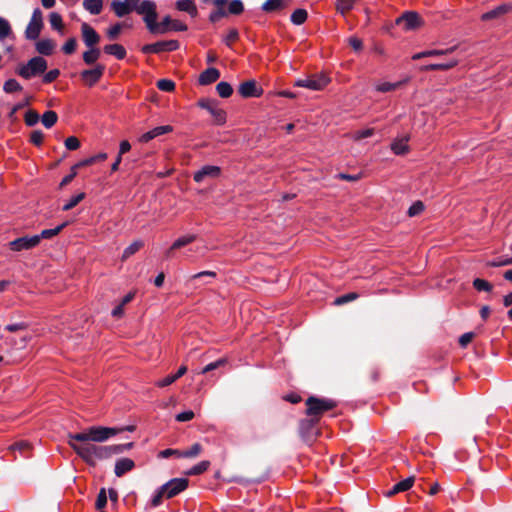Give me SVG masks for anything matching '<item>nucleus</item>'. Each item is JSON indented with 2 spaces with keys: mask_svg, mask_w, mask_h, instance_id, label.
Here are the masks:
<instances>
[{
  "mask_svg": "<svg viewBox=\"0 0 512 512\" xmlns=\"http://www.w3.org/2000/svg\"><path fill=\"white\" fill-rule=\"evenodd\" d=\"M331 82L330 77L326 73L313 74L304 79L295 81L294 86L307 88L313 91H321L325 89Z\"/></svg>",
  "mask_w": 512,
  "mask_h": 512,
  "instance_id": "obj_6",
  "label": "nucleus"
},
{
  "mask_svg": "<svg viewBox=\"0 0 512 512\" xmlns=\"http://www.w3.org/2000/svg\"><path fill=\"white\" fill-rule=\"evenodd\" d=\"M106 159H107V154L102 152V153H99L97 155L91 156V157H89L87 159H84V160H82V161H80V162H78L76 164H77V166L79 168H81V167H84V166L93 165V164H95L97 162L105 161Z\"/></svg>",
  "mask_w": 512,
  "mask_h": 512,
  "instance_id": "obj_37",
  "label": "nucleus"
},
{
  "mask_svg": "<svg viewBox=\"0 0 512 512\" xmlns=\"http://www.w3.org/2000/svg\"><path fill=\"white\" fill-rule=\"evenodd\" d=\"M473 286L478 291L490 292L492 290V285L488 281L480 278H476L473 281Z\"/></svg>",
  "mask_w": 512,
  "mask_h": 512,
  "instance_id": "obj_55",
  "label": "nucleus"
},
{
  "mask_svg": "<svg viewBox=\"0 0 512 512\" xmlns=\"http://www.w3.org/2000/svg\"><path fill=\"white\" fill-rule=\"evenodd\" d=\"M512 264V257L511 258H499L497 260H493L487 263L490 267H501V266H507Z\"/></svg>",
  "mask_w": 512,
  "mask_h": 512,
  "instance_id": "obj_63",
  "label": "nucleus"
},
{
  "mask_svg": "<svg viewBox=\"0 0 512 512\" xmlns=\"http://www.w3.org/2000/svg\"><path fill=\"white\" fill-rule=\"evenodd\" d=\"M59 75H60V71L58 69H52L44 75L43 82L51 83V82L55 81L59 77Z\"/></svg>",
  "mask_w": 512,
  "mask_h": 512,
  "instance_id": "obj_64",
  "label": "nucleus"
},
{
  "mask_svg": "<svg viewBox=\"0 0 512 512\" xmlns=\"http://www.w3.org/2000/svg\"><path fill=\"white\" fill-rule=\"evenodd\" d=\"M44 27L43 13L39 8L33 10L31 19L25 29V37L28 40L38 39Z\"/></svg>",
  "mask_w": 512,
  "mask_h": 512,
  "instance_id": "obj_8",
  "label": "nucleus"
},
{
  "mask_svg": "<svg viewBox=\"0 0 512 512\" xmlns=\"http://www.w3.org/2000/svg\"><path fill=\"white\" fill-rule=\"evenodd\" d=\"M55 42L51 39H41L36 43V51L41 55H51L55 49Z\"/></svg>",
  "mask_w": 512,
  "mask_h": 512,
  "instance_id": "obj_25",
  "label": "nucleus"
},
{
  "mask_svg": "<svg viewBox=\"0 0 512 512\" xmlns=\"http://www.w3.org/2000/svg\"><path fill=\"white\" fill-rule=\"evenodd\" d=\"M210 467V462L207 460L201 461L198 464L194 465L192 468H190L189 471L186 472L187 475H200L207 471Z\"/></svg>",
  "mask_w": 512,
  "mask_h": 512,
  "instance_id": "obj_41",
  "label": "nucleus"
},
{
  "mask_svg": "<svg viewBox=\"0 0 512 512\" xmlns=\"http://www.w3.org/2000/svg\"><path fill=\"white\" fill-rule=\"evenodd\" d=\"M220 78V71L217 68L210 67L204 70L200 75L198 82L200 85L206 86L216 82Z\"/></svg>",
  "mask_w": 512,
  "mask_h": 512,
  "instance_id": "obj_22",
  "label": "nucleus"
},
{
  "mask_svg": "<svg viewBox=\"0 0 512 512\" xmlns=\"http://www.w3.org/2000/svg\"><path fill=\"white\" fill-rule=\"evenodd\" d=\"M67 225L68 222H64L53 229H44L39 235H35V237H39V243L42 239H51L54 236H57Z\"/></svg>",
  "mask_w": 512,
  "mask_h": 512,
  "instance_id": "obj_30",
  "label": "nucleus"
},
{
  "mask_svg": "<svg viewBox=\"0 0 512 512\" xmlns=\"http://www.w3.org/2000/svg\"><path fill=\"white\" fill-rule=\"evenodd\" d=\"M197 106L207 110L212 118L213 123L218 126H222L227 121V113L224 109L220 108L218 102L210 98H201L197 102Z\"/></svg>",
  "mask_w": 512,
  "mask_h": 512,
  "instance_id": "obj_5",
  "label": "nucleus"
},
{
  "mask_svg": "<svg viewBox=\"0 0 512 512\" xmlns=\"http://www.w3.org/2000/svg\"><path fill=\"white\" fill-rule=\"evenodd\" d=\"M83 61L87 65L94 64L100 57V50L97 47L89 48L83 53Z\"/></svg>",
  "mask_w": 512,
  "mask_h": 512,
  "instance_id": "obj_34",
  "label": "nucleus"
},
{
  "mask_svg": "<svg viewBox=\"0 0 512 512\" xmlns=\"http://www.w3.org/2000/svg\"><path fill=\"white\" fill-rule=\"evenodd\" d=\"M49 22H50L51 27L54 30H57L60 33H63L64 24H63L62 16L59 13H57V12L50 13Z\"/></svg>",
  "mask_w": 512,
  "mask_h": 512,
  "instance_id": "obj_36",
  "label": "nucleus"
},
{
  "mask_svg": "<svg viewBox=\"0 0 512 512\" xmlns=\"http://www.w3.org/2000/svg\"><path fill=\"white\" fill-rule=\"evenodd\" d=\"M202 446L199 443H195L188 450L181 451V457L183 458H194L202 452Z\"/></svg>",
  "mask_w": 512,
  "mask_h": 512,
  "instance_id": "obj_46",
  "label": "nucleus"
},
{
  "mask_svg": "<svg viewBox=\"0 0 512 512\" xmlns=\"http://www.w3.org/2000/svg\"><path fill=\"white\" fill-rule=\"evenodd\" d=\"M396 25L403 26L406 31L416 30L423 25V20L415 11H406L395 20Z\"/></svg>",
  "mask_w": 512,
  "mask_h": 512,
  "instance_id": "obj_9",
  "label": "nucleus"
},
{
  "mask_svg": "<svg viewBox=\"0 0 512 512\" xmlns=\"http://www.w3.org/2000/svg\"><path fill=\"white\" fill-rule=\"evenodd\" d=\"M79 167L77 166V164L73 165L71 167V172L69 175L65 176L61 183H60V187H64L66 186L67 184H69L77 175V171H78Z\"/></svg>",
  "mask_w": 512,
  "mask_h": 512,
  "instance_id": "obj_62",
  "label": "nucleus"
},
{
  "mask_svg": "<svg viewBox=\"0 0 512 512\" xmlns=\"http://www.w3.org/2000/svg\"><path fill=\"white\" fill-rule=\"evenodd\" d=\"M57 120L58 115L53 110L46 111L41 117L42 124L48 129L53 127L57 123Z\"/></svg>",
  "mask_w": 512,
  "mask_h": 512,
  "instance_id": "obj_35",
  "label": "nucleus"
},
{
  "mask_svg": "<svg viewBox=\"0 0 512 512\" xmlns=\"http://www.w3.org/2000/svg\"><path fill=\"white\" fill-rule=\"evenodd\" d=\"M9 248L12 251L20 252L23 250H30L39 245V237L33 236H23L17 238L11 242H9Z\"/></svg>",
  "mask_w": 512,
  "mask_h": 512,
  "instance_id": "obj_10",
  "label": "nucleus"
},
{
  "mask_svg": "<svg viewBox=\"0 0 512 512\" xmlns=\"http://www.w3.org/2000/svg\"><path fill=\"white\" fill-rule=\"evenodd\" d=\"M508 11H509V7L507 5H500V6L496 7L495 9L484 13L481 16V19L483 21H488V20L497 18V17L507 13Z\"/></svg>",
  "mask_w": 512,
  "mask_h": 512,
  "instance_id": "obj_32",
  "label": "nucleus"
},
{
  "mask_svg": "<svg viewBox=\"0 0 512 512\" xmlns=\"http://www.w3.org/2000/svg\"><path fill=\"white\" fill-rule=\"evenodd\" d=\"M47 69V61L42 57H33L26 64L16 68V74L24 79H30L42 74Z\"/></svg>",
  "mask_w": 512,
  "mask_h": 512,
  "instance_id": "obj_4",
  "label": "nucleus"
},
{
  "mask_svg": "<svg viewBox=\"0 0 512 512\" xmlns=\"http://www.w3.org/2000/svg\"><path fill=\"white\" fill-rule=\"evenodd\" d=\"M107 504V492L105 488H101L95 502V507L98 510L103 509Z\"/></svg>",
  "mask_w": 512,
  "mask_h": 512,
  "instance_id": "obj_54",
  "label": "nucleus"
},
{
  "mask_svg": "<svg viewBox=\"0 0 512 512\" xmlns=\"http://www.w3.org/2000/svg\"><path fill=\"white\" fill-rule=\"evenodd\" d=\"M221 175V168L215 165H205L194 173L193 179L197 183H201L205 178H218Z\"/></svg>",
  "mask_w": 512,
  "mask_h": 512,
  "instance_id": "obj_15",
  "label": "nucleus"
},
{
  "mask_svg": "<svg viewBox=\"0 0 512 512\" xmlns=\"http://www.w3.org/2000/svg\"><path fill=\"white\" fill-rule=\"evenodd\" d=\"M179 43L176 40L158 41L156 43L147 44L142 47V52L145 54L160 53L163 51H174L178 49Z\"/></svg>",
  "mask_w": 512,
  "mask_h": 512,
  "instance_id": "obj_11",
  "label": "nucleus"
},
{
  "mask_svg": "<svg viewBox=\"0 0 512 512\" xmlns=\"http://www.w3.org/2000/svg\"><path fill=\"white\" fill-rule=\"evenodd\" d=\"M23 87L16 79H8L5 81L3 85V90L6 93H14V92H20L22 91Z\"/></svg>",
  "mask_w": 512,
  "mask_h": 512,
  "instance_id": "obj_43",
  "label": "nucleus"
},
{
  "mask_svg": "<svg viewBox=\"0 0 512 512\" xmlns=\"http://www.w3.org/2000/svg\"><path fill=\"white\" fill-rule=\"evenodd\" d=\"M459 61L457 59H449L445 62L432 63L428 65H424L420 68L421 71H448L453 69L458 65Z\"/></svg>",
  "mask_w": 512,
  "mask_h": 512,
  "instance_id": "obj_21",
  "label": "nucleus"
},
{
  "mask_svg": "<svg viewBox=\"0 0 512 512\" xmlns=\"http://www.w3.org/2000/svg\"><path fill=\"white\" fill-rule=\"evenodd\" d=\"M359 298V294L356 293V292H350V293H347L345 295H342V296H339L337 297L335 300H334V305L336 306H340V305H343L345 303H348V302H351V301H354L356 299Z\"/></svg>",
  "mask_w": 512,
  "mask_h": 512,
  "instance_id": "obj_48",
  "label": "nucleus"
},
{
  "mask_svg": "<svg viewBox=\"0 0 512 512\" xmlns=\"http://www.w3.org/2000/svg\"><path fill=\"white\" fill-rule=\"evenodd\" d=\"M81 36L88 48L96 47L100 42V35L86 22L81 24Z\"/></svg>",
  "mask_w": 512,
  "mask_h": 512,
  "instance_id": "obj_12",
  "label": "nucleus"
},
{
  "mask_svg": "<svg viewBox=\"0 0 512 512\" xmlns=\"http://www.w3.org/2000/svg\"><path fill=\"white\" fill-rule=\"evenodd\" d=\"M103 50L106 54L113 55L118 60L126 57V49L121 44H109L104 46Z\"/></svg>",
  "mask_w": 512,
  "mask_h": 512,
  "instance_id": "obj_26",
  "label": "nucleus"
},
{
  "mask_svg": "<svg viewBox=\"0 0 512 512\" xmlns=\"http://www.w3.org/2000/svg\"><path fill=\"white\" fill-rule=\"evenodd\" d=\"M213 4L215 5L216 9L211 12L209 19L211 22H217L221 18L227 16V12L225 10L227 0H213Z\"/></svg>",
  "mask_w": 512,
  "mask_h": 512,
  "instance_id": "obj_23",
  "label": "nucleus"
},
{
  "mask_svg": "<svg viewBox=\"0 0 512 512\" xmlns=\"http://www.w3.org/2000/svg\"><path fill=\"white\" fill-rule=\"evenodd\" d=\"M357 1L358 0H338L337 11L344 15L353 8Z\"/></svg>",
  "mask_w": 512,
  "mask_h": 512,
  "instance_id": "obj_49",
  "label": "nucleus"
},
{
  "mask_svg": "<svg viewBox=\"0 0 512 512\" xmlns=\"http://www.w3.org/2000/svg\"><path fill=\"white\" fill-rule=\"evenodd\" d=\"M308 17V13L305 9H296L291 15V21L295 25L303 24Z\"/></svg>",
  "mask_w": 512,
  "mask_h": 512,
  "instance_id": "obj_44",
  "label": "nucleus"
},
{
  "mask_svg": "<svg viewBox=\"0 0 512 512\" xmlns=\"http://www.w3.org/2000/svg\"><path fill=\"white\" fill-rule=\"evenodd\" d=\"M283 7V0H266L262 5V10L265 12H273L281 10Z\"/></svg>",
  "mask_w": 512,
  "mask_h": 512,
  "instance_id": "obj_39",
  "label": "nucleus"
},
{
  "mask_svg": "<svg viewBox=\"0 0 512 512\" xmlns=\"http://www.w3.org/2000/svg\"><path fill=\"white\" fill-rule=\"evenodd\" d=\"M414 482H415V476H410V477L396 483L391 489L387 490L384 493V495L386 497H392L398 493L406 492L410 488H412V486L414 485Z\"/></svg>",
  "mask_w": 512,
  "mask_h": 512,
  "instance_id": "obj_16",
  "label": "nucleus"
},
{
  "mask_svg": "<svg viewBox=\"0 0 512 512\" xmlns=\"http://www.w3.org/2000/svg\"><path fill=\"white\" fill-rule=\"evenodd\" d=\"M123 28V25L121 23H117L110 28L107 29V36L110 40H115L118 38L119 34L121 33V30Z\"/></svg>",
  "mask_w": 512,
  "mask_h": 512,
  "instance_id": "obj_58",
  "label": "nucleus"
},
{
  "mask_svg": "<svg viewBox=\"0 0 512 512\" xmlns=\"http://www.w3.org/2000/svg\"><path fill=\"white\" fill-rule=\"evenodd\" d=\"M44 141V133L41 130H33L30 134V142L35 146H41Z\"/></svg>",
  "mask_w": 512,
  "mask_h": 512,
  "instance_id": "obj_57",
  "label": "nucleus"
},
{
  "mask_svg": "<svg viewBox=\"0 0 512 512\" xmlns=\"http://www.w3.org/2000/svg\"><path fill=\"white\" fill-rule=\"evenodd\" d=\"M408 139H397L391 143V150L396 155H405L409 152Z\"/></svg>",
  "mask_w": 512,
  "mask_h": 512,
  "instance_id": "obj_29",
  "label": "nucleus"
},
{
  "mask_svg": "<svg viewBox=\"0 0 512 512\" xmlns=\"http://www.w3.org/2000/svg\"><path fill=\"white\" fill-rule=\"evenodd\" d=\"M189 481L187 478H173L160 486L151 498L150 505L152 507H158L162 504L164 499H171L188 487Z\"/></svg>",
  "mask_w": 512,
  "mask_h": 512,
  "instance_id": "obj_3",
  "label": "nucleus"
},
{
  "mask_svg": "<svg viewBox=\"0 0 512 512\" xmlns=\"http://www.w3.org/2000/svg\"><path fill=\"white\" fill-rule=\"evenodd\" d=\"M374 133H375L374 128H366L363 130L354 131L353 133H351L350 137L353 141H360L362 139L372 137L374 135Z\"/></svg>",
  "mask_w": 512,
  "mask_h": 512,
  "instance_id": "obj_42",
  "label": "nucleus"
},
{
  "mask_svg": "<svg viewBox=\"0 0 512 512\" xmlns=\"http://www.w3.org/2000/svg\"><path fill=\"white\" fill-rule=\"evenodd\" d=\"M85 198V193L81 192L77 195L72 196L67 203L63 206V211H69L78 205Z\"/></svg>",
  "mask_w": 512,
  "mask_h": 512,
  "instance_id": "obj_47",
  "label": "nucleus"
},
{
  "mask_svg": "<svg viewBox=\"0 0 512 512\" xmlns=\"http://www.w3.org/2000/svg\"><path fill=\"white\" fill-rule=\"evenodd\" d=\"M12 451H19L25 453L30 450V444L27 441H19L10 446Z\"/></svg>",
  "mask_w": 512,
  "mask_h": 512,
  "instance_id": "obj_61",
  "label": "nucleus"
},
{
  "mask_svg": "<svg viewBox=\"0 0 512 512\" xmlns=\"http://www.w3.org/2000/svg\"><path fill=\"white\" fill-rule=\"evenodd\" d=\"M238 92L244 98L260 97L263 94V89L257 85L255 80H247L239 85Z\"/></svg>",
  "mask_w": 512,
  "mask_h": 512,
  "instance_id": "obj_14",
  "label": "nucleus"
},
{
  "mask_svg": "<svg viewBox=\"0 0 512 512\" xmlns=\"http://www.w3.org/2000/svg\"><path fill=\"white\" fill-rule=\"evenodd\" d=\"M157 88L164 92H172L175 89V83L169 79H160L157 81Z\"/></svg>",
  "mask_w": 512,
  "mask_h": 512,
  "instance_id": "obj_53",
  "label": "nucleus"
},
{
  "mask_svg": "<svg viewBox=\"0 0 512 512\" xmlns=\"http://www.w3.org/2000/svg\"><path fill=\"white\" fill-rule=\"evenodd\" d=\"M10 34H11V26H10L9 22L6 19L0 17V40L5 39Z\"/></svg>",
  "mask_w": 512,
  "mask_h": 512,
  "instance_id": "obj_56",
  "label": "nucleus"
},
{
  "mask_svg": "<svg viewBox=\"0 0 512 512\" xmlns=\"http://www.w3.org/2000/svg\"><path fill=\"white\" fill-rule=\"evenodd\" d=\"M176 8L180 11L187 12L192 17H195L198 13L196 5L191 0H178L176 2Z\"/></svg>",
  "mask_w": 512,
  "mask_h": 512,
  "instance_id": "obj_27",
  "label": "nucleus"
},
{
  "mask_svg": "<svg viewBox=\"0 0 512 512\" xmlns=\"http://www.w3.org/2000/svg\"><path fill=\"white\" fill-rule=\"evenodd\" d=\"M40 119L39 114L35 110H28L24 115V121L27 126H34Z\"/></svg>",
  "mask_w": 512,
  "mask_h": 512,
  "instance_id": "obj_50",
  "label": "nucleus"
},
{
  "mask_svg": "<svg viewBox=\"0 0 512 512\" xmlns=\"http://www.w3.org/2000/svg\"><path fill=\"white\" fill-rule=\"evenodd\" d=\"M227 364V359L226 358H221V359H218L217 361L215 362H212V363H209L207 364L199 373L200 374H206L212 370H215L219 367H222L224 365Z\"/></svg>",
  "mask_w": 512,
  "mask_h": 512,
  "instance_id": "obj_52",
  "label": "nucleus"
},
{
  "mask_svg": "<svg viewBox=\"0 0 512 512\" xmlns=\"http://www.w3.org/2000/svg\"><path fill=\"white\" fill-rule=\"evenodd\" d=\"M227 4H228V10L226 11L227 15L228 14L239 15L244 11V5L241 0H232L229 3L227 2Z\"/></svg>",
  "mask_w": 512,
  "mask_h": 512,
  "instance_id": "obj_45",
  "label": "nucleus"
},
{
  "mask_svg": "<svg viewBox=\"0 0 512 512\" xmlns=\"http://www.w3.org/2000/svg\"><path fill=\"white\" fill-rule=\"evenodd\" d=\"M172 130L173 127L170 125L158 126L142 134L141 137L139 138V141L142 143H147L160 135L172 132Z\"/></svg>",
  "mask_w": 512,
  "mask_h": 512,
  "instance_id": "obj_18",
  "label": "nucleus"
},
{
  "mask_svg": "<svg viewBox=\"0 0 512 512\" xmlns=\"http://www.w3.org/2000/svg\"><path fill=\"white\" fill-rule=\"evenodd\" d=\"M111 8L117 17H124L135 10V7L126 0H113L111 2Z\"/></svg>",
  "mask_w": 512,
  "mask_h": 512,
  "instance_id": "obj_19",
  "label": "nucleus"
},
{
  "mask_svg": "<svg viewBox=\"0 0 512 512\" xmlns=\"http://www.w3.org/2000/svg\"><path fill=\"white\" fill-rule=\"evenodd\" d=\"M454 48L445 49V50H438V49H432V50H426L423 52L416 53L412 56L413 60H418L424 57H434V56H441L445 55L449 52H452Z\"/></svg>",
  "mask_w": 512,
  "mask_h": 512,
  "instance_id": "obj_31",
  "label": "nucleus"
},
{
  "mask_svg": "<svg viewBox=\"0 0 512 512\" xmlns=\"http://www.w3.org/2000/svg\"><path fill=\"white\" fill-rule=\"evenodd\" d=\"M135 468V462L130 458H120L115 462L114 473L117 477H122L125 473Z\"/></svg>",
  "mask_w": 512,
  "mask_h": 512,
  "instance_id": "obj_17",
  "label": "nucleus"
},
{
  "mask_svg": "<svg viewBox=\"0 0 512 512\" xmlns=\"http://www.w3.org/2000/svg\"><path fill=\"white\" fill-rule=\"evenodd\" d=\"M195 240H196V236L193 234L179 237L177 240H175L173 242L171 247L165 252V256L167 258H171L173 256V252L175 250H178L184 246H187V245L191 244L192 242H194Z\"/></svg>",
  "mask_w": 512,
  "mask_h": 512,
  "instance_id": "obj_20",
  "label": "nucleus"
},
{
  "mask_svg": "<svg viewBox=\"0 0 512 512\" xmlns=\"http://www.w3.org/2000/svg\"><path fill=\"white\" fill-rule=\"evenodd\" d=\"M144 246L143 241L135 240L132 242L127 248H125L122 254V260L125 261L130 258L132 255L137 253Z\"/></svg>",
  "mask_w": 512,
  "mask_h": 512,
  "instance_id": "obj_33",
  "label": "nucleus"
},
{
  "mask_svg": "<svg viewBox=\"0 0 512 512\" xmlns=\"http://www.w3.org/2000/svg\"><path fill=\"white\" fill-rule=\"evenodd\" d=\"M138 14L143 15V19L149 30H155L157 27L154 22L157 20L156 4L150 0H144L135 7Z\"/></svg>",
  "mask_w": 512,
  "mask_h": 512,
  "instance_id": "obj_7",
  "label": "nucleus"
},
{
  "mask_svg": "<svg viewBox=\"0 0 512 512\" xmlns=\"http://www.w3.org/2000/svg\"><path fill=\"white\" fill-rule=\"evenodd\" d=\"M172 19L170 17H165L161 23L154 22V25L157 27L155 30H149L151 33L155 34H163L170 30V27L172 25Z\"/></svg>",
  "mask_w": 512,
  "mask_h": 512,
  "instance_id": "obj_38",
  "label": "nucleus"
},
{
  "mask_svg": "<svg viewBox=\"0 0 512 512\" xmlns=\"http://www.w3.org/2000/svg\"><path fill=\"white\" fill-rule=\"evenodd\" d=\"M408 81H409V79L407 78V79H404V80H401L398 82H394V83L387 82V81L378 82L375 85V90L378 92H381V93L392 92V91L397 90L401 86L405 85L406 83H408Z\"/></svg>",
  "mask_w": 512,
  "mask_h": 512,
  "instance_id": "obj_24",
  "label": "nucleus"
},
{
  "mask_svg": "<svg viewBox=\"0 0 512 512\" xmlns=\"http://www.w3.org/2000/svg\"><path fill=\"white\" fill-rule=\"evenodd\" d=\"M306 414L309 416V419L302 420V427L310 426L316 427L318 422L320 421L321 416L336 407V402L331 399L325 398H317L315 396H310L306 400Z\"/></svg>",
  "mask_w": 512,
  "mask_h": 512,
  "instance_id": "obj_2",
  "label": "nucleus"
},
{
  "mask_svg": "<svg viewBox=\"0 0 512 512\" xmlns=\"http://www.w3.org/2000/svg\"><path fill=\"white\" fill-rule=\"evenodd\" d=\"M216 91L222 98H229L233 93V88L228 82H219L216 85Z\"/></svg>",
  "mask_w": 512,
  "mask_h": 512,
  "instance_id": "obj_40",
  "label": "nucleus"
},
{
  "mask_svg": "<svg viewBox=\"0 0 512 512\" xmlns=\"http://www.w3.org/2000/svg\"><path fill=\"white\" fill-rule=\"evenodd\" d=\"M104 71L105 66L102 64H97L93 69L83 70L80 76L89 87H92L101 79Z\"/></svg>",
  "mask_w": 512,
  "mask_h": 512,
  "instance_id": "obj_13",
  "label": "nucleus"
},
{
  "mask_svg": "<svg viewBox=\"0 0 512 512\" xmlns=\"http://www.w3.org/2000/svg\"><path fill=\"white\" fill-rule=\"evenodd\" d=\"M83 7L92 15H98L103 8L102 0H83Z\"/></svg>",
  "mask_w": 512,
  "mask_h": 512,
  "instance_id": "obj_28",
  "label": "nucleus"
},
{
  "mask_svg": "<svg viewBox=\"0 0 512 512\" xmlns=\"http://www.w3.org/2000/svg\"><path fill=\"white\" fill-rule=\"evenodd\" d=\"M124 430L114 427L91 426L81 432L69 434L68 444L85 463L95 466L97 461L122 454L133 447L132 442L108 446L95 444L103 443Z\"/></svg>",
  "mask_w": 512,
  "mask_h": 512,
  "instance_id": "obj_1",
  "label": "nucleus"
},
{
  "mask_svg": "<svg viewBox=\"0 0 512 512\" xmlns=\"http://www.w3.org/2000/svg\"><path fill=\"white\" fill-rule=\"evenodd\" d=\"M77 40L75 37L69 38L62 46V51L66 55H71L76 51Z\"/></svg>",
  "mask_w": 512,
  "mask_h": 512,
  "instance_id": "obj_51",
  "label": "nucleus"
},
{
  "mask_svg": "<svg viewBox=\"0 0 512 512\" xmlns=\"http://www.w3.org/2000/svg\"><path fill=\"white\" fill-rule=\"evenodd\" d=\"M239 34L236 29H230L224 38V42L227 46H231L238 40Z\"/></svg>",
  "mask_w": 512,
  "mask_h": 512,
  "instance_id": "obj_60",
  "label": "nucleus"
},
{
  "mask_svg": "<svg viewBox=\"0 0 512 512\" xmlns=\"http://www.w3.org/2000/svg\"><path fill=\"white\" fill-rule=\"evenodd\" d=\"M64 144L66 149L70 151L77 150L81 145L79 139L75 136H70L66 138Z\"/></svg>",
  "mask_w": 512,
  "mask_h": 512,
  "instance_id": "obj_59",
  "label": "nucleus"
}]
</instances>
